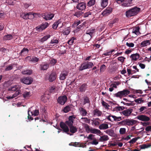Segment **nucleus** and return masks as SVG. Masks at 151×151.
Instances as JSON below:
<instances>
[{"label":"nucleus","instance_id":"nucleus-1","mask_svg":"<svg viewBox=\"0 0 151 151\" xmlns=\"http://www.w3.org/2000/svg\"><path fill=\"white\" fill-rule=\"evenodd\" d=\"M75 118V117L73 116H70L69 117L68 120L65 122V124L62 122H61L60 124V127L62 129L63 131L66 132L68 134H70L68 133L69 132V129L66 124L68 125L69 127L72 126L73 121Z\"/></svg>","mask_w":151,"mask_h":151},{"label":"nucleus","instance_id":"nucleus-2","mask_svg":"<svg viewBox=\"0 0 151 151\" xmlns=\"http://www.w3.org/2000/svg\"><path fill=\"white\" fill-rule=\"evenodd\" d=\"M140 8L134 7L130 9L126 12V15L127 17H129L137 14L140 10Z\"/></svg>","mask_w":151,"mask_h":151},{"label":"nucleus","instance_id":"nucleus-3","mask_svg":"<svg viewBox=\"0 0 151 151\" xmlns=\"http://www.w3.org/2000/svg\"><path fill=\"white\" fill-rule=\"evenodd\" d=\"M136 121L133 119H127L119 122V124L122 126H132L136 123Z\"/></svg>","mask_w":151,"mask_h":151},{"label":"nucleus","instance_id":"nucleus-4","mask_svg":"<svg viewBox=\"0 0 151 151\" xmlns=\"http://www.w3.org/2000/svg\"><path fill=\"white\" fill-rule=\"evenodd\" d=\"M57 75L54 72H52L50 75L48 73L46 74L44 79L45 81H48L50 82H52L56 79Z\"/></svg>","mask_w":151,"mask_h":151},{"label":"nucleus","instance_id":"nucleus-5","mask_svg":"<svg viewBox=\"0 0 151 151\" xmlns=\"http://www.w3.org/2000/svg\"><path fill=\"white\" fill-rule=\"evenodd\" d=\"M28 119L30 120H32L33 118L31 117V116L34 115L36 116L38 115L39 113V111L38 110L34 109L33 107L29 108L28 111Z\"/></svg>","mask_w":151,"mask_h":151},{"label":"nucleus","instance_id":"nucleus-6","mask_svg":"<svg viewBox=\"0 0 151 151\" xmlns=\"http://www.w3.org/2000/svg\"><path fill=\"white\" fill-rule=\"evenodd\" d=\"M130 93V91L128 90L124 89L122 91L118 92L114 94V96L116 97L120 98L125 96Z\"/></svg>","mask_w":151,"mask_h":151},{"label":"nucleus","instance_id":"nucleus-7","mask_svg":"<svg viewBox=\"0 0 151 151\" xmlns=\"http://www.w3.org/2000/svg\"><path fill=\"white\" fill-rule=\"evenodd\" d=\"M38 14L35 13L32 14L31 12H29L27 13H22L20 15L21 17L24 19H32L35 17V15H37Z\"/></svg>","mask_w":151,"mask_h":151},{"label":"nucleus","instance_id":"nucleus-8","mask_svg":"<svg viewBox=\"0 0 151 151\" xmlns=\"http://www.w3.org/2000/svg\"><path fill=\"white\" fill-rule=\"evenodd\" d=\"M33 81L31 77H23L20 79L21 82L26 84L29 85L31 84Z\"/></svg>","mask_w":151,"mask_h":151},{"label":"nucleus","instance_id":"nucleus-9","mask_svg":"<svg viewBox=\"0 0 151 151\" xmlns=\"http://www.w3.org/2000/svg\"><path fill=\"white\" fill-rule=\"evenodd\" d=\"M95 31V29H91L87 30L86 34L83 36V38H86L87 36H88V35H89L88 38L86 39V40L87 41L89 40L92 37V34Z\"/></svg>","mask_w":151,"mask_h":151},{"label":"nucleus","instance_id":"nucleus-10","mask_svg":"<svg viewBox=\"0 0 151 151\" xmlns=\"http://www.w3.org/2000/svg\"><path fill=\"white\" fill-rule=\"evenodd\" d=\"M67 100V97L65 95L60 96L58 98V101L60 104L64 105Z\"/></svg>","mask_w":151,"mask_h":151},{"label":"nucleus","instance_id":"nucleus-11","mask_svg":"<svg viewBox=\"0 0 151 151\" xmlns=\"http://www.w3.org/2000/svg\"><path fill=\"white\" fill-rule=\"evenodd\" d=\"M137 119L138 120L144 122L148 121L150 120V118L149 117L145 115H141L137 117Z\"/></svg>","mask_w":151,"mask_h":151},{"label":"nucleus","instance_id":"nucleus-12","mask_svg":"<svg viewBox=\"0 0 151 151\" xmlns=\"http://www.w3.org/2000/svg\"><path fill=\"white\" fill-rule=\"evenodd\" d=\"M54 16L53 14L50 13H46L42 16L43 18L46 20L52 19Z\"/></svg>","mask_w":151,"mask_h":151},{"label":"nucleus","instance_id":"nucleus-13","mask_svg":"<svg viewBox=\"0 0 151 151\" xmlns=\"http://www.w3.org/2000/svg\"><path fill=\"white\" fill-rule=\"evenodd\" d=\"M112 8L111 7L106 8L102 13L103 16H106L110 14L112 12Z\"/></svg>","mask_w":151,"mask_h":151},{"label":"nucleus","instance_id":"nucleus-14","mask_svg":"<svg viewBox=\"0 0 151 151\" xmlns=\"http://www.w3.org/2000/svg\"><path fill=\"white\" fill-rule=\"evenodd\" d=\"M78 111L80 114L82 116H85L87 114L86 110L82 107L79 108Z\"/></svg>","mask_w":151,"mask_h":151},{"label":"nucleus","instance_id":"nucleus-15","mask_svg":"<svg viewBox=\"0 0 151 151\" xmlns=\"http://www.w3.org/2000/svg\"><path fill=\"white\" fill-rule=\"evenodd\" d=\"M68 75V72L64 70L62 71L60 76V80H64Z\"/></svg>","mask_w":151,"mask_h":151},{"label":"nucleus","instance_id":"nucleus-16","mask_svg":"<svg viewBox=\"0 0 151 151\" xmlns=\"http://www.w3.org/2000/svg\"><path fill=\"white\" fill-rule=\"evenodd\" d=\"M132 111L133 110L132 109H128L123 111L122 113L124 116L128 117L130 115Z\"/></svg>","mask_w":151,"mask_h":151},{"label":"nucleus","instance_id":"nucleus-17","mask_svg":"<svg viewBox=\"0 0 151 151\" xmlns=\"http://www.w3.org/2000/svg\"><path fill=\"white\" fill-rule=\"evenodd\" d=\"M86 7V4L84 2H81L78 4L76 6L78 9L81 10L85 9Z\"/></svg>","mask_w":151,"mask_h":151},{"label":"nucleus","instance_id":"nucleus-18","mask_svg":"<svg viewBox=\"0 0 151 151\" xmlns=\"http://www.w3.org/2000/svg\"><path fill=\"white\" fill-rule=\"evenodd\" d=\"M79 121L83 125H84V124H86L85 123H89L90 122V120L87 118L85 117L81 118L79 119Z\"/></svg>","mask_w":151,"mask_h":151},{"label":"nucleus","instance_id":"nucleus-19","mask_svg":"<svg viewBox=\"0 0 151 151\" xmlns=\"http://www.w3.org/2000/svg\"><path fill=\"white\" fill-rule=\"evenodd\" d=\"M140 57L139 55L137 53L132 54L130 58L132 61H136L138 60Z\"/></svg>","mask_w":151,"mask_h":151},{"label":"nucleus","instance_id":"nucleus-20","mask_svg":"<svg viewBox=\"0 0 151 151\" xmlns=\"http://www.w3.org/2000/svg\"><path fill=\"white\" fill-rule=\"evenodd\" d=\"M150 44V41L149 40H146L142 41L140 43V46L141 47L147 46Z\"/></svg>","mask_w":151,"mask_h":151},{"label":"nucleus","instance_id":"nucleus-21","mask_svg":"<svg viewBox=\"0 0 151 151\" xmlns=\"http://www.w3.org/2000/svg\"><path fill=\"white\" fill-rule=\"evenodd\" d=\"M105 133L111 137H114L115 134L113 130L108 129L104 131Z\"/></svg>","mask_w":151,"mask_h":151},{"label":"nucleus","instance_id":"nucleus-22","mask_svg":"<svg viewBox=\"0 0 151 151\" xmlns=\"http://www.w3.org/2000/svg\"><path fill=\"white\" fill-rule=\"evenodd\" d=\"M49 64L46 63H44L40 65V69L42 70H46L49 68Z\"/></svg>","mask_w":151,"mask_h":151},{"label":"nucleus","instance_id":"nucleus-23","mask_svg":"<svg viewBox=\"0 0 151 151\" xmlns=\"http://www.w3.org/2000/svg\"><path fill=\"white\" fill-rule=\"evenodd\" d=\"M21 87L18 85H15L12 86L8 88V90L9 91H15L17 90L20 88Z\"/></svg>","mask_w":151,"mask_h":151},{"label":"nucleus","instance_id":"nucleus-24","mask_svg":"<svg viewBox=\"0 0 151 151\" xmlns=\"http://www.w3.org/2000/svg\"><path fill=\"white\" fill-rule=\"evenodd\" d=\"M59 90L58 87H56L54 86H50L49 88V91L50 93H54L58 92Z\"/></svg>","mask_w":151,"mask_h":151},{"label":"nucleus","instance_id":"nucleus-25","mask_svg":"<svg viewBox=\"0 0 151 151\" xmlns=\"http://www.w3.org/2000/svg\"><path fill=\"white\" fill-rule=\"evenodd\" d=\"M109 128L108 125L107 124L103 123L99 126V128L101 130H105Z\"/></svg>","mask_w":151,"mask_h":151},{"label":"nucleus","instance_id":"nucleus-26","mask_svg":"<svg viewBox=\"0 0 151 151\" xmlns=\"http://www.w3.org/2000/svg\"><path fill=\"white\" fill-rule=\"evenodd\" d=\"M21 93L20 90H17L15 93L13 94L12 96H9L7 97L8 99H10L14 98L17 96Z\"/></svg>","mask_w":151,"mask_h":151},{"label":"nucleus","instance_id":"nucleus-27","mask_svg":"<svg viewBox=\"0 0 151 151\" xmlns=\"http://www.w3.org/2000/svg\"><path fill=\"white\" fill-rule=\"evenodd\" d=\"M108 0H101V7L104 8L107 5Z\"/></svg>","mask_w":151,"mask_h":151},{"label":"nucleus","instance_id":"nucleus-28","mask_svg":"<svg viewBox=\"0 0 151 151\" xmlns=\"http://www.w3.org/2000/svg\"><path fill=\"white\" fill-rule=\"evenodd\" d=\"M109 139L108 136L106 135H104L101 136L99 139V140L101 142H103L107 141Z\"/></svg>","mask_w":151,"mask_h":151},{"label":"nucleus","instance_id":"nucleus-29","mask_svg":"<svg viewBox=\"0 0 151 151\" xmlns=\"http://www.w3.org/2000/svg\"><path fill=\"white\" fill-rule=\"evenodd\" d=\"M82 102L83 103V105H84L86 104H89L90 101L88 97L85 96L83 98Z\"/></svg>","mask_w":151,"mask_h":151},{"label":"nucleus","instance_id":"nucleus-30","mask_svg":"<svg viewBox=\"0 0 151 151\" xmlns=\"http://www.w3.org/2000/svg\"><path fill=\"white\" fill-rule=\"evenodd\" d=\"M93 114L94 115L100 116L101 115L102 112L98 109H94L93 111Z\"/></svg>","mask_w":151,"mask_h":151},{"label":"nucleus","instance_id":"nucleus-31","mask_svg":"<svg viewBox=\"0 0 151 151\" xmlns=\"http://www.w3.org/2000/svg\"><path fill=\"white\" fill-rule=\"evenodd\" d=\"M31 95V93L30 91H24L23 94V97L25 98L29 97Z\"/></svg>","mask_w":151,"mask_h":151},{"label":"nucleus","instance_id":"nucleus-32","mask_svg":"<svg viewBox=\"0 0 151 151\" xmlns=\"http://www.w3.org/2000/svg\"><path fill=\"white\" fill-rule=\"evenodd\" d=\"M27 58H28L31 61L34 63L37 62L39 60V58L35 56H33L32 57H27Z\"/></svg>","mask_w":151,"mask_h":151},{"label":"nucleus","instance_id":"nucleus-33","mask_svg":"<svg viewBox=\"0 0 151 151\" xmlns=\"http://www.w3.org/2000/svg\"><path fill=\"white\" fill-rule=\"evenodd\" d=\"M90 132L94 134H100L101 133V132L98 129L95 128H91V129Z\"/></svg>","mask_w":151,"mask_h":151},{"label":"nucleus","instance_id":"nucleus-34","mask_svg":"<svg viewBox=\"0 0 151 151\" xmlns=\"http://www.w3.org/2000/svg\"><path fill=\"white\" fill-rule=\"evenodd\" d=\"M139 27H134L133 28L132 30V33H134L137 35H139L140 34L139 31Z\"/></svg>","mask_w":151,"mask_h":151},{"label":"nucleus","instance_id":"nucleus-35","mask_svg":"<svg viewBox=\"0 0 151 151\" xmlns=\"http://www.w3.org/2000/svg\"><path fill=\"white\" fill-rule=\"evenodd\" d=\"M115 117L116 116L110 114L109 116H106V118L109 121L113 122L114 121Z\"/></svg>","mask_w":151,"mask_h":151},{"label":"nucleus","instance_id":"nucleus-36","mask_svg":"<svg viewBox=\"0 0 151 151\" xmlns=\"http://www.w3.org/2000/svg\"><path fill=\"white\" fill-rule=\"evenodd\" d=\"M87 69L86 62L82 63L79 68V70L81 71Z\"/></svg>","mask_w":151,"mask_h":151},{"label":"nucleus","instance_id":"nucleus-37","mask_svg":"<svg viewBox=\"0 0 151 151\" xmlns=\"http://www.w3.org/2000/svg\"><path fill=\"white\" fill-rule=\"evenodd\" d=\"M61 21L60 19L58 20L57 22L54 23L52 25V28L54 29H56L57 28L59 24L61 23Z\"/></svg>","mask_w":151,"mask_h":151},{"label":"nucleus","instance_id":"nucleus-38","mask_svg":"<svg viewBox=\"0 0 151 151\" xmlns=\"http://www.w3.org/2000/svg\"><path fill=\"white\" fill-rule=\"evenodd\" d=\"M58 43V40L55 38H54L51 40L50 44L52 45V46H54L57 44Z\"/></svg>","mask_w":151,"mask_h":151},{"label":"nucleus","instance_id":"nucleus-39","mask_svg":"<svg viewBox=\"0 0 151 151\" xmlns=\"http://www.w3.org/2000/svg\"><path fill=\"white\" fill-rule=\"evenodd\" d=\"M32 73V70H26L22 71V73L23 75H31Z\"/></svg>","mask_w":151,"mask_h":151},{"label":"nucleus","instance_id":"nucleus-40","mask_svg":"<svg viewBox=\"0 0 151 151\" xmlns=\"http://www.w3.org/2000/svg\"><path fill=\"white\" fill-rule=\"evenodd\" d=\"M70 131L73 133L76 132L77 131V128L73 126H72L70 127Z\"/></svg>","mask_w":151,"mask_h":151},{"label":"nucleus","instance_id":"nucleus-41","mask_svg":"<svg viewBox=\"0 0 151 151\" xmlns=\"http://www.w3.org/2000/svg\"><path fill=\"white\" fill-rule=\"evenodd\" d=\"M86 63L87 69L91 68L93 66V64L92 62H86Z\"/></svg>","mask_w":151,"mask_h":151},{"label":"nucleus","instance_id":"nucleus-42","mask_svg":"<svg viewBox=\"0 0 151 151\" xmlns=\"http://www.w3.org/2000/svg\"><path fill=\"white\" fill-rule=\"evenodd\" d=\"M99 119L98 118L95 119V120H92V123L93 125H94L95 126H98L100 124L99 122L97 121V120Z\"/></svg>","mask_w":151,"mask_h":151},{"label":"nucleus","instance_id":"nucleus-43","mask_svg":"<svg viewBox=\"0 0 151 151\" xmlns=\"http://www.w3.org/2000/svg\"><path fill=\"white\" fill-rule=\"evenodd\" d=\"M86 84H82L80 88V90L81 91H84L86 88Z\"/></svg>","mask_w":151,"mask_h":151},{"label":"nucleus","instance_id":"nucleus-44","mask_svg":"<svg viewBox=\"0 0 151 151\" xmlns=\"http://www.w3.org/2000/svg\"><path fill=\"white\" fill-rule=\"evenodd\" d=\"M12 38V36L11 35H8L4 36V39L5 40H10Z\"/></svg>","mask_w":151,"mask_h":151},{"label":"nucleus","instance_id":"nucleus-45","mask_svg":"<svg viewBox=\"0 0 151 151\" xmlns=\"http://www.w3.org/2000/svg\"><path fill=\"white\" fill-rule=\"evenodd\" d=\"M83 126L84 127L87 133H89L90 132L91 129L90 128L89 126L87 124H84Z\"/></svg>","mask_w":151,"mask_h":151},{"label":"nucleus","instance_id":"nucleus-46","mask_svg":"<svg viewBox=\"0 0 151 151\" xmlns=\"http://www.w3.org/2000/svg\"><path fill=\"white\" fill-rule=\"evenodd\" d=\"M50 35H47L42 38L41 39V41L42 42H44L50 38Z\"/></svg>","mask_w":151,"mask_h":151},{"label":"nucleus","instance_id":"nucleus-47","mask_svg":"<svg viewBox=\"0 0 151 151\" xmlns=\"http://www.w3.org/2000/svg\"><path fill=\"white\" fill-rule=\"evenodd\" d=\"M14 64H12L9 65V66H7L5 70V71H9L11 70L12 69L13 67Z\"/></svg>","mask_w":151,"mask_h":151},{"label":"nucleus","instance_id":"nucleus-48","mask_svg":"<svg viewBox=\"0 0 151 151\" xmlns=\"http://www.w3.org/2000/svg\"><path fill=\"white\" fill-rule=\"evenodd\" d=\"M96 0H90L88 3V5L89 6L93 5L95 3Z\"/></svg>","mask_w":151,"mask_h":151},{"label":"nucleus","instance_id":"nucleus-49","mask_svg":"<svg viewBox=\"0 0 151 151\" xmlns=\"http://www.w3.org/2000/svg\"><path fill=\"white\" fill-rule=\"evenodd\" d=\"M29 51V50L28 49L24 48L21 51L20 53L22 55V53L23 54H27Z\"/></svg>","mask_w":151,"mask_h":151},{"label":"nucleus","instance_id":"nucleus-50","mask_svg":"<svg viewBox=\"0 0 151 151\" xmlns=\"http://www.w3.org/2000/svg\"><path fill=\"white\" fill-rule=\"evenodd\" d=\"M76 39L74 37H72L70 40L68 41V43L70 45H72L74 42V40Z\"/></svg>","mask_w":151,"mask_h":151},{"label":"nucleus","instance_id":"nucleus-51","mask_svg":"<svg viewBox=\"0 0 151 151\" xmlns=\"http://www.w3.org/2000/svg\"><path fill=\"white\" fill-rule=\"evenodd\" d=\"M139 138L138 137H135L133 138L129 141L128 142L130 144H133L136 142Z\"/></svg>","mask_w":151,"mask_h":151},{"label":"nucleus","instance_id":"nucleus-52","mask_svg":"<svg viewBox=\"0 0 151 151\" xmlns=\"http://www.w3.org/2000/svg\"><path fill=\"white\" fill-rule=\"evenodd\" d=\"M126 129L125 128H120L119 130V133L121 134H124L126 132Z\"/></svg>","mask_w":151,"mask_h":151},{"label":"nucleus","instance_id":"nucleus-53","mask_svg":"<svg viewBox=\"0 0 151 151\" xmlns=\"http://www.w3.org/2000/svg\"><path fill=\"white\" fill-rule=\"evenodd\" d=\"M43 30L46 29L48 26V24L47 23L45 22L42 24L40 25Z\"/></svg>","mask_w":151,"mask_h":151},{"label":"nucleus","instance_id":"nucleus-54","mask_svg":"<svg viewBox=\"0 0 151 151\" xmlns=\"http://www.w3.org/2000/svg\"><path fill=\"white\" fill-rule=\"evenodd\" d=\"M70 110V107L69 106H67L64 108L63 111L65 113H67L69 112Z\"/></svg>","mask_w":151,"mask_h":151},{"label":"nucleus","instance_id":"nucleus-55","mask_svg":"<svg viewBox=\"0 0 151 151\" xmlns=\"http://www.w3.org/2000/svg\"><path fill=\"white\" fill-rule=\"evenodd\" d=\"M94 135L92 134H90L88 136L86 137L87 138L90 140H93L94 139Z\"/></svg>","mask_w":151,"mask_h":151},{"label":"nucleus","instance_id":"nucleus-56","mask_svg":"<svg viewBox=\"0 0 151 151\" xmlns=\"http://www.w3.org/2000/svg\"><path fill=\"white\" fill-rule=\"evenodd\" d=\"M114 51V50H112L111 51H109V52H105V53H104L103 54V55H104L106 56L109 55H111L112 54V52Z\"/></svg>","mask_w":151,"mask_h":151},{"label":"nucleus","instance_id":"nucleus-57","mask_svg":"<svg viewBox=\"0 0 151 151\" xmlns=\"http://www.w3.org/2000/svg\"><path fill=\"white\" fill-rule=\"evenodd\" d=\"M70 33V31L68 29H65L63 32V34L65 35H68Z\"/></svg>","mask_w":151,"mask_h":151},{"label":"nucleus","instance_id":"nucleus-58","mask_svg":"<svg viewBox=\"0 0 151 151\" xmlns=\"http://www.w3.org/2000/svg\"><path fill=\"white\" fill-rule=\"evenodd\" d=\"M82 12L81 11H78L76 12L74 15L77 17H79L82 14Z\"/></svg>","mask_w":151,"mask_h":151},{"label":"nucleus","instance_id":"nucleus-59","mask_svg":"<svg viewBox=\"0 0 151 151\" xmlns=\"http://www.w3.org/2000/svg\"><path fill=\"white\" fill-rule=\"evenodd\" d=\"M57 62V60L56 59H52L50 61V64L52 65H54Z\"/></svg>","mask_w":151,"mask_h":151},{"label":"nucleus","instance_id":"nucleus-60","mask_svg":"<svg viewBox=\"0 0 151 151\" xmlns=\"http://www.w3.org/2000/svg\"><path fill=\"white\" fill-rule=\"evenodd\" d=\"M126 45L129 47H132L134 46V44L132 42H127L126 43Z\"/></svg>","mask_w":151,"mask_h":151},{"label":"nucleus","instance_id":"nucleus-61","mask_svg":"<svg viewBox=\"0 0 151 151\" xmlns=\"http://www.w3.org/2000/svg\"><path fill=\"white\" fill-rule=\"evenodd\" d=\"M101 103L102 105L106 109H107L108 106H109L108 105V104L106 102H105L104 101H102Z\"/></svg>","mask_w":151,"mask_h":151},{"label":"nucleus","instance_id":"nucleus-62","mask_svg":"<svg viewBox=\"0 0 151 151\" xmlns=\"http://www.w3.org/2000/svg\"><path fill=\"white\" fill-rule=\"evenodd\" d=\"M147 109V107L145 106H142L140 107V109H139V112L142 113L144 110Z\"/></svg>","mask_w":151,"mask_h":151},{"label":"nucleus","instance_id":"nucleus-63","mask_svg":"<svg viewBox=\"0 0 151 151\" xmlns=\"http://www.w3.org/2000/svg\"><path fill=\"white\" fill-rule=\"evenodd\" d=\"M91 143L92 145H96L98 144L99 142L97 141L96 139L95 138L93 140V141Z\"/></svg>","mask_w":151,"mask_h":151},{"label":"nucleus","instance_id":"nucleus-64","mask_svg":"<svg viewBox=\"0 0 151 151\" xmlns=\"http://www.w3.org/2000/svg\"><path fill=\"white\" fill-rule=\"evenodd\" d=\"M105 65L103 64L100 67V70L101 72H103L105 69Z\"/></svg>","mask_w":151,"mask_h":151}]
</instances>
